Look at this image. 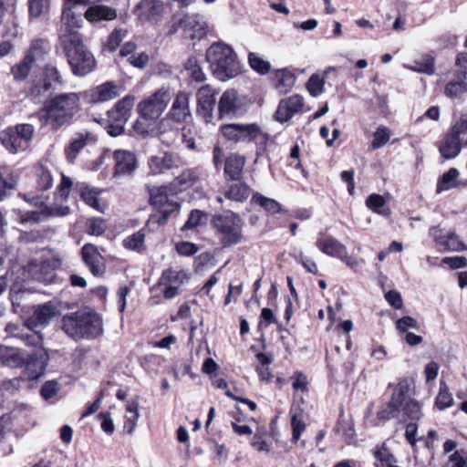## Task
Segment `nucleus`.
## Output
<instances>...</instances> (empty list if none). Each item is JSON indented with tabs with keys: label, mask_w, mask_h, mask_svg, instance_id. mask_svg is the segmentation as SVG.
<instances>
[{
	"label": "nucleus",
	"mask_w": 467,
	"mask_h": 467,
	"mask_svg": "<svg viewBox=\"0 0 467 467\" xmlns=\"http://www.w3.org/2000/svg\"><path fill=\"white\" fill-rule=\"evenodd\" d=\"M48 356L43 348L32 351L23 348L0 345V366L9 368H22L25 379H37L47 368Z\"/></svg>",
	"instance_id": "1"
},
{
	"label": "nucleus",
	"mask_w": 467,
	"mask_h": 467,
	"mask_svg": "<svg viewBox=\"0 0 467 467\" xmlns=\"http://www.w3.org/2000/svg\"><path fill=\"white\" fill-rule=\"evenodd\" d=\"M79 96L77 93H62L48 100L38 114L42 126H50L57 130L69 123L79 110Z\"/></svg>",
	"instance_id": "2"
},
{
	"label": "nucleus",
	"mask_w": 467,
	"mask_h": 467,
	"mask_svg": "<svg viewBox=\"0 0 467 467\" xmlns=\"http://www.w3.org/2000/svg\"><path fill=\"white\" fill-rule=\"evenodd\" d=\"M62 330L72 339H95L103 333L101 317L94 311L78 310L63 316Z\"/></svg>",
	"instance_id": "3"
},
{
	"label": "nucleus",
	"mask_w": 467,
	"mask_h": 467,
	"mask_svg": "<svg viewBox=\"0 0 467 467\" xmlns=\"http://www.w3.org/2000/svg\"><path fill=\"white\" fill-rule=\"evenodd\" d=\"M59 43L74 74L86 76L94 70L96 60L78 31H65L59 36Z\"/></svg>",
	"instance_id": "4"
},
{
	"label": "nucleus",
	"mask_w": 467,
	"mask_h": 467,
	"mask_svg": "<svg viewBox=\"0 0 467 467\" xmlns=\"http://www.w3.org/2000/svg\"><path fill=\"white\" fill-rule=\"evenodd\" d=\"M419 420L421 418L420 405L410 396V387L406 381L400 382L395 388L387 406L378 412V419Z\"/></svg>",
	"instance_id": "5"
},
{
	"label": "nucleus",
	"mask_w": 467,
	"mask_h": 467,
	"mask_svg": "<svg viewBox=\"0 0 467 467\" xmlns=\"http://www.w3.org/2000/svg\"><path fill=\"white\" fill-rule=\"evenodd\" d=\"M206 60L213 76L222 81L235 78L242 71L234 49L222 42L210 46L206 51Z\"/></svg>",
	"instance_id": "6"
},
{
	"label": "nucleus",
	"mask_w": 467,
	"mask_h": 467,
	"mask_svg": "<svg viewBox=\"0 0 467 467\" xmlns=\"http://www.w3.org/2000/svg\"><path fill=\"white\" fill-rule=\"evenodd\" d=\"M212 223L215 235L223 247L234 245L242 240L244 222L237 213L228 211L215 214Z\"/></svg>",
	"instance_id": "7"
},
{
	"label": "nucleus",
	"mask_w": 467,
	"mask_h": 467,
	"mask_svg": "<svg viewBox=\"0 0 467 467\" xmlns=\"http://www.w3.org/2000/svg\"><path fill=\"white\" fill-rule=\"evenodd\" d=\"M462 146H467V119L462 117L439 142L438 149L443 160H452L460 154Z\"/></svg>",
	"instance_id": "8"
},
{
	"label": "nucleus",
	"mask_w": 467,
	"mask_h": 467,
	"mask_svg": "<svg viewBox=\"0 0 467 467\" xmlns=\"http://www.w3.org/2000/svg\"><path fill=\"white\" fill-rule=\"evenodd\" d=\"M34 126L27 123L8 127L0 134L3 146L12 154L25 151L28 149L34 137Z\"/></svg>",
	"instance_id": "9"
},
{
	"label": "nucleus",
	"mask_w": 467,
	"mask_h": 467,
	"mask_svg": "<svg viewBox=\"0 0 467 467\" xmlns=\"http://www.w3.org/2000/svg\"><path fill=\"white\" fill-rule=\"evenodd\" d=\"M150 202L158 212L150 216V223L158 225L166 223L171 213L180 208L179 203L169 197L165 187L152 188L150 191Z\"/></svg>",
	"instance_id": "10"
},
{
	"label": "nucleus",
	"mask_w": 467,
	"mask_h": 467,
	"mask_svg": "<svg viewBox=\"0 0 467 467\" xmlns=\"http://www.w3.org/2000/svg\"><path fill=\"white\" fill-rule=\"evenodd\" d=\"M134 105V97L126 96L108 111L105 129L110 136L117 137L123 133L124 125L130 116Z\"/></svg>",
	"instance_id": "11"
},
{
	"label": "nucleus",
	"mask_w": 467,
	"mask_h": 467,
	"mask_svg": "<svg viewBox=\"0 0 467 467\" xmlns=\"http://www.w3.org/2000/svg\"><path fill=\"white\" fill-rule=\"evenodd\" d=\"M47 43L42 39L34 40L24 59L12 67L11 72L16 80H24L33 66L43 61L47 54Z\"/></svg>",
	"instance_id": "12"
},
{
	"label": "nucleus",
	"mask_w": 467,
	"mask_h": 467,
	"mask_svg": "<svg viewBox=\"0 0 467 467\" xmlns=\"http://www.w3.org/2000/svg\"><path fill=\"white\" fill-rule=\"evenodd\" d=\"M222 135L229 141L251 142L259 139L265 140V135L260 127L254 123L252 124H224L221 126Z\"/></svg>",
	"instance_id": "13"
},
{
	"label": "nucleus",
	"mask_w": 467,
	"mask_h": 467,
	"mask_svg": "<svg viewBox=\"0 0 467 467\" xmlns=\"http://www.w3.org/2000/svg\"><path fill=\"white\" fill-rule=\"evenodd\" d=\"M170 100L169 90L161 88L139 103L138 112L144 119H156L163 113Z\"/></svg>",
	"instance_id": "14"
},
{
	"label": "nucleus",
	"mask_w": 467,
	"mask_h": 467,
	"mask_svg": "<svg viewBox=\"0 0 467 467\" xmlns=\"http://www.w3.org/2000/svg\"><path fill=\"white\" fill-rule=\"evenodd\" d=\"M5 330L9 337L20 339L26 346L42 348V335L35 331L33 327H29L26 321L23 325L9 323Z\"/></svg>",
	"instance_id": "15"
},
{
	"label": "nucleus",
	"mask_w": 467,
	"mask_h": 467,
	"mask_svg": "<svg viewBox=\"0 0 467 467\" xmlns=\"http://www.w3.org/2000/svg\"><path fill=\"white\" fill-rule=\"evenodd\" d=\"M217 92L210 85H204L197 91V114L205 122L213 119V111L215 106Z\"/></svg>",
	"instance_id": "16"
},
{
	"label": "nucleus",
	"mask_w": 467,
	"mask_h": 467,
	"mask_svg": "<svg viewBox=\"0 0 467 467\" xmlns=\"http://www.w3.org/2000/svg\"><path fill=\"white\" fill-rule=\"evenodd\" d=\"M69 207L67 205L53 204L46 206L40 211L19 212L18 217L21 223H36L50 216H64L68 214Z\"/></svg>",
	"instance_id": "17"
},
{
	"label": "nucleus",
	"mask_w": 467,
	"mask_h": 467,
	"mask_svg": "<svg viewBox=\"0 0 467 467\" xmlns=\"http://www.w3.org/2000/svg\"><path fill=\"white\" fill-rule=\"evenodd\" d=\"M58 314V306L51 301L38 305L34 308L33 314L26 319V325L33 327V329L38 326H46Z\"/></svg>",
	"instance_id": "18"
},
{
	"label": "nucleus",
	"mask_w": 467,
	"mask_h": 467,
	"mask_svg": "<svg viewBox=\"0 0 467 467\" xmlns=\"http://www.w3.org/2000/svg\"><path fill=\"white\" fill-rule=\"evenodd\" d=\"M304 99L300 95H293L280 100L275 111V119L279 122H286L293 116L302 110Z\"/></svg>",
	"instance_id": "19"
},
{
	"label": "nucleus",
	"mask_w": 467,
	"mask_h": 467,
	"mask_svg": "<svg viewBox=\"0 0 467 467\" xmlns=\"http://www.w3.org/2000/svg\"><path fill=\"white\" fill-rule=\"evenodd\" d=\"M82 259L95 276H100L105 273L104 258L97 246L86 244L81 249Z\"/></svg>",
	"instance_id": "20"
},
{
	"label": "nucleus",
	"mask_w": 467,
	"mask_h": 467,
	"mask_svg": "<svg viewBox=\"0 0 467 467\" xmlns=\"http://www.w3.org/2000/svg\"><path fill=\"white\" fill-rule=\"evenodd\" d=\"M316 246L327 255L343 259L347 254L346 246L331 235L319 232L317 236Z\"/></svg>",
	"instance_id": "21"
},
{
	"label": "nucleus",
	"mask_w": 467,
	"mask_h": 467,
	"mask_svg": "<svg viewBox=\"0 0 467 467\" xmlns=\"http://www.w3.org/2000/svg\"><path fill=\"white\" fill-rule=\"evenodd\" d=\"M190 97L191 94L186 91L177 93L169 111V117L172 120L176 122H186L192 118Z\"/></svg>",
	"instance_id": "22"
},
{
	"label": "nucleus",
	"mask_w": 467,
	"mask_h": 467,
	"mask_svg": "<svg viewBox=\"0 0 467 467\" xmlns=\"http://www.w3.org/2000/svg\"><path fill=\"white\" fill-rule=\"evenodd\" d=\"M220 118L235 117L244 112L238 99L237 92L234 89L225 90L219 100Z\"/></svg>",
	"instance_id": "23"
},
{
	"label": "nucleus",
	"mask_w": 467,
	"mask_h": 467,
	"mask_svg": "<svg viewBox=\"0 0 467 467\" xmlns=\"http://www.w3.org/2000/svg\"><path fill=\"white\" fill-rule=\"evenodd\" d=\"M180 160L171 152H163L151 156L148 161L150 172L152 175L162 174L173 168H178Z\"/></svg>",
	"instance_id": "24"
},
{
	"label": "nucleus",
	"mask_w": 467,
	"mask_h": 467,
	"mask_svg": "<svg viewBox=\"0 0 467 467\" xmlns=\"http://www.w3.org/2000/svg\"><path fill=\"white\" fill-rule=\"evenodd\" d=\"M96 0L88 5L84 13V17L91 24H98L105 21H112L117 18L118 12L115 8L106 5H95Z\"/></svg>",
	"instance_id": "25"
},
{
	"label": "nucleus",
	"mask_w": 467,
	"mask_h": 467,
	"mask_svg": "<svg viewBox=\"0 0 467 467\" xmlns=\"http://www.w3.org/2000/svg\"><path fill=\"white\" fill-rule=\"evenodd\" d=\"M66 5L62 12V22L67 29L79 28L82 26L83 19L80 14L74 11L77 5L88 6L93 0H65Z\"/></svg>",
	"instance_id": "26"
},
{
	"label": "nucleus",
	"mask_w": 467,
	"mask_h": 467,
	"mask_svg": "<svg viewBox=\"0 0 467 467\" xmlns=\"http://www.w3.org/2000/svg\"><path fill=\"white\" fill-rule=\"evenodd\" d=\"M164 10L160 0H142L135 9V14L141 21H150L159 17Z\"/></svg>",
	"instance_id": "27"
},
{
	"label": "nucleus",
	"mask_w": 467,
	"mask_h": 467,
	"mask_svg": "<svg viewBox=\"0 0 467 467\" xmlns=\"http://www.w3.org/2000/svg\"><path fill=\"white\" fill-rule=\"evenodd\" d=\"M444 93L449 98H458L467 93V69H456L454 77L445 86Z\"/></svg>",
	"instance_id": "28"
},
{
	"label": "nucleus",
	"mask_w": 467,
	"mask_h": 467,
	"mask_svg": "<svg viewBox=\"0 0 467 467\" xmlns=\"http://www.w3.org/2000/svg\"><path fill=\"white\" fill-rule=\"evenodd\" d=\"M116 161L115 175H128L136 169L135 155L128 150H118L114 151Z\"/></svg>",
	"instance_id": "29"
},
{
	"label": "nucleus",
	"mask_w": 467,
	"mask_h": 467,
	"mask_svg": "<svg viewBox=\"0 0 467 467\" xmlns=\"http://www.w3.org/2000/svg\"><path fill=\"white\" fill-rule=\"evenodd\" d=\"M296 76L286 68L276 69L273 72V85L280 94L288 93L296 83Z\"/></svg>",
	"instance_id": "30"
},
{
	"label": "nucleus",
	"mask_w": 467,
	"mask_h": 467,
	"mask_svg": "<svg viewBox=\"0 0 467 467\" xmlns=\"http://www.w3.org/2000/svg\"><path fill=\"white\" fill-rule=\"evenodd\" d=\"M200 181V173L197 169H186L182 171L171 182V186L175 192L185 191Z\"/></svg>",
	"instance_id": "31"
},
{
	"label": "nucleus",
	"mask_w": 467,
	"mask_h": 467,
	"mask_svg": "<svg viewBox=\"0 0 467 467\" xmlns=\"http://www.w3.org/2000/svg\"><path fill=\"white\" fill-rule=\"evenodd\" d=\"M96 139L90 132H80L76 134L68 147L66 149V155L69 161H74L78 152L88 144L95 142Z\"/></svg>",
	"instance_id": "32"
},
{
	"label": "nucleus",
	"mask_w": 467,
	"mask_h": 467,
	"mask_svg": "<svg viewBox=\"0 0 467 467\" xmlns=\"http://www.w3.org/2000/svg\"><path fill=\"white\" fill-rule=\"evenodd\" d=\"M17 177L8 166H0V202L15 190Z\"/></svg>",
	"instance_id": "33"
},
{
	"label": "nucleus",
	"mask_w": 467,
	"mask_h": 467,
	"mask_svg": "<svg viewBox=\"0 0 467 467\" xmlns=\"http://www.w3.org/2000/svg\"><path fill=\"white\" fill-rule=\"evenodd\" d=\"M245 165V158L237 154H232L225 160L224 174L230 181L241 179L243 169Z\"/></svg>",
	"instance_id": "34"
},
{
	"label": "nucleus",
	"mask_w": 467,
	"mask_h": 467,
	"mask_svg": "<svg viewBox=\"0 0 467 467\" xmlns=\"http://www.w3.org/2000/svg\"><path fill=\"white\" fill-rule=\"evenodd\" d=\"M175 29H205L206 22L199 14L177 15Z\"/></svg>",
	"instance_id": "35"
},
{
	"label": "nucleus",
	"mask_w": 467,
	"mask_h": 467,
	"mask_svg": "<svg viewBox=\"0 0 467 467\" xmlns=\"http://www.w3.org/2000/svg\"><path fill=\"white\" fill-rule=\"evenodd\" d=\"M119 95V87L113 82H106L98 86L92 91L93 102H104L117 98Z\"/></svg>",
	"instance_id": "36"
},
{
	"label": "nucleus",
	"mask_w": 467,
	"mask_h": 467,
	"mask_svg": "<svg viewBox=\"0 0 467 467\" xmlns=\"http://www.w3.org/2000/svg\"><path fill=\"white\" fill-rule=\"evenodd\" d=\"M186 280H188V275L184 271L167 269L162 272L159 279L158 285H170L180 288V286L182 285Z\"/></svg>",
	"instance_id": "37"
},
{
	"label": "nucleus",
	"mask_w": 467,
	"mask_h": 467,
	"mask_svg": "<svg viewBox=\"0 0 467 467\" xmlns=\"http://www.w3.org/2000/svg\"><path fill=\"white\" fill-rule=\"evenodd\" d=\"M138 409L139 403L137 400H131L128 402L126 407L125 421L123 425V431L128 434H131L137 426V421L140 417Z\"/></svg>",
	"instance_id": "38"
},
{
	"label": "nucleus",
	"mask_w": 467,
	"mask_h": 467,
	"mask_svg": "<svg viewBox=\"0 0 467 467\" xmlns=\"http://www.w3.org/2000/svg\"><path fill=\"white\" fill-rule=\"evenodd\" d=\"M249 195L250 189L245 183H234L224 192L226 199L237 202H245Z\"/></svg>",
	"instance_id": "39"
},
{
	"label": "nucleus",
	"mask_w": 467,
	"mask_h": 467,
	"mask_svg": "<svg viewBox=\"0 0 467 467\" xmlns=\"http://www.w3.org/2000/svg\"><path fill=\"white\" fill-rule=\"evenodd\" d=\"M76 190L80 194L82 200L89 206L96 210H99V192L85 183H77Z\"/></svg>",
	"instance_id": "40"
},
{
	"label": "nucleus",
	"mask_w": 467,
	"mask_h": 467,
	"mask_svg": "<svg viewBox=\"0 0 467 467\" xmlns=\"http://www.w3.org/2000/svg\"><path fill=\"white\" fill-rule=\"evenodd\" d=\"M46 77L49 79L45 80L44 84L40 86L39 84H35L31 88V95L35 98L40 97L43 92H46L51 88V82L50 80H57L59 79V73L55 67H47L45 70Z\"/></svg>",
	"instance_id": "41"
},
{
	"label": "nucleus",
	"mask_w": 467,
	"mask_h": 467,
	"mask_svg": "<svg viewBox=\"0 0 467 467\" xmlns=\"http://www.w3.org/2000/svg\"><path fill=\"white\" fill-rule=\"evenodd\" d=\"M459 176V171L455 168H451L447 172H445L437 182L436 192L438 193L449 191L457 186V178Z\"/></svg>",
	"instance_id": "42"
},
{
	"label": "nucleus",
	"mask_w": 467,
	"mask_h": 467,
	"mask_svg": "<svg viewBox=\"0 0 467 467\" xmlns=\"http://www.w3.org/2000/svg\"><path fill=\"white\" fill-rule=\"evenodd\" d=\"M367 207L374 213L387 216L389 214V208L386 207V200L382 195L372 193L366 200Z\"/></svg>",
	"instance_id": "43"
},
{
	"label": "nucleus",
	"mask_w": 467,
	"mask_h": 467,
	"mask_svg": "<svg viewBox=\"0 0 467 467\" xmlns=\"http://www.w3.org/2000/svg\"><path fill=\"white\" fill-rule=\"evenodd\" d=\"M185 70L192 81L202 83L206 80V75L195 57H190L185 63Z\"/></svg>",
	"instance_id": "44"
},
{
	"label": "nucleus",
	"mask_w": 467,
	"mask_h": 467,
	"mask_svg": "<svg viewBox=\"0 0 467 467\" xmlns=\"http://www.w3.org/2000/svg\"><path fill=\"white\" fill-rule=\"evenodd\" d=\"M252 200L269 213L275 214L281 211V204L277 201L267 198L262 194H254Z\"/></svg>",
	"instance_id": "45"
},
{
	"label": "nucleus",
	"mask_w": 467,
	"mask_h": 467,
	"mask_svg": "<svg viewBox=\"0 0 467 467\" xmlns=\"http://www.w3.org/2000/svg\"><path fill=\"white\" fill-rule=\"evenodd\" d=\"M435 404L439 410L450 408L453 404V398L450 393L447 385L443 382L440 383L439 393L436 397Z\"/></svg>",
	"instance_id": "46"
},
{
	"label": "nucleus",
	"mask_w": 467,
	"mask_h": 467,
	"mask_svg": "<svg viewBox=\"0 0 467 467\" xmlns=\"http://www.w3.org/2000/svg\"><path fill=\"white\" fill-rule=\"evenodd\" d=\"M410 68L418 73H423L431 76L435 72L434 57L431 56H426L419 61H415L414 65Z\"/></svg>",
	"instance_id": "47"
},
{
	"label": "nucleus",
	"mask_w": 467,
	"mask_h": 467,
	"mask_svg": "<svg viewBox=\"0 0 467 467\" xmlns=\"http://www.w3.org/2000/svg\"><path fill=\"white\" fill-rule=\"evenodd\" d=\"M248 62L250 67L261 75H265L270 70V63L263 59L259 54L251 52L248 55Z\"/></svg>",
	"instance_id": "48"
},
{
	"label": "nucleus",
	"mask_w": 467,
	"mask_h": 467,
	"mask_svg": "<svg viewBox=\"0 0 467 467\" xmlns=\"http://www.w3.org/2000/svg\"><path fill=\"white\" fill-rule=\"evenodd\" d=\"M207 222V214L200 210H193L191 212L188 220L182 228V230H190L202 225Z\"/></svg>",
	"instance_id": "49"
},
{
	"label": "nucleus",
	"mask_w": 467,
	"mask_h": 467,
	"mask_svg": "<svg viewBox=\"0 0 467 467\" xmlns=\"http://www.w3.org/2000/svg\"><path fill=\"white\" fill-rule=\"evenodd\" d=\"M36 177H37V187L41 191H47L53 186V176L51 172L44 168L43 166L37 168L36 170Z\"/></svg>",
	"instance_id": "50"
},
{
	"label": "nucleus",
	"mask_w": 467,
	"mask_h": 467,
	"mask_svg": "<svg viewBox=\"0 0 467 467\" xmlns=\"http://www.w3.org/2000/svg\"><path fill=\"white\" fill-rule=\"evenodd\" d=\"M325 79L318 74L312 75L307 83L306 88L311 96L318 97L324 92Z\"/></svg>",
	"instance_id": "51"
},
{
	"label": "nucleus",
	"mask_w": 467,
	"mask_h": 467,
	"mask_svg": "<svg viewBox=\"0 0 467 467\" xmlns=\"http://www.w3.org/2000/svg\"><path fill=\"white\" fill-rule=\"evenodd\" d=\"M256 358L260 363L256 368L260 379L269 380L271 378V372L268 365L271 363V358L265 353H258Z\"/></svg>",
	"instance_id": "52"
},
{
	"label": "nucleus",
	"mask_w": 467,
	"mask_h": 467,
	"mask_svg": "<svg viewBox=\"0 0 467 467\" xmlns=\"http://www.w3.org/2000/svg\"><path fill=\"white\" fill-rule=\"evenodd\" d=\"M390 139V131L388 128L384 126L379 127L373 134V140L371 142V148L373 150L381 148Z\"/></svg>",
	"instance_id": "53"
},
{
	"label": "nucleus",
	"mask_w": 467,
	"mask_h": 467,
	"mask_svg": "<svg viewBox=\"0 0 467 467\" xmlns=\"http://www.w3.org/2000/svg\"><path fill=\"white\" fill-rule=\"evenodd\" d=\"M49 5L50 0H28L30 16L39 17L48 11Z\"/></svg>",
	"instance_id": "54"
},
{
	"label": "nucleus",
	"mask_w": 467,
	"mask_h": 467,
	"mask_svg": "<svg viewBox=\"0 0 467 467\" xmlns=\"http://www.w3.org/2000/svg\"><path fill=\"white\" fill-rule=\"evenodd\" d=\"M88 226V233L96 236L103 234L107 229L106 222L102 218H94L89 220Z\"/></svg>",
	"instance_id": "55"
},
{
	"label": "nucleus",
	"mask_w": 467,
	"mask_h": 467,
	"mask_svg": "<svg viewBox=\"0 0 467 467\" xmlns=\"http://www.w3.org/2000/svg\"><path fill=\"white\" fill-rule=\"evenodd\" d=\"M125 32L126 31H112L109 39L105 43L104 47L110 52L115 51L124 39Z\"/></svg>",
	"instance_id": "56"
},
{
	"label": "nucleus",
	"mask_w": 467,
	"mask_h": 467,
	"mask_svg": "<svg viewBox=\"0 0 467 467\" xmlns=\"http://www.w3.org/2000/svg\"><path fill=\"white\" fill-rule=\"evenodd\" d=\"M144 243V234L137 232L124 240V246L130 250H139Z\"/></svg>",
	"instance_id": "57"
},
{
	"label": "nucleus",
	"mask_w": 467,
	"mask_h": 467,
	"mask_svg": "<svg viewBox=\"0 0 467 467\" xmlns=\"http://www.w3.org/2000/svg\"><path fill=\"white\" fill-rule=\"evenodd\" d=\"M72 185L73 182L71 179L69 177L63 175L61 182L57 187V199H60L61 201H67Z\"/></svg>",
	"instance_id": "58"
},
{
	"label": "nucleus",
	"mask_w": 467,
	"mask_h": 467,
	"mask_svg": "<svg viewBox=\"0 0 467 467\" xmlns=\"http://www.w3.org/2000/svg\"><path fill=\"white\" fill-rule=\"evenodd\" d=\"M291 426L293 441H297L300 439L302 432L306 429V424L301 419L298 418L296 414H295L292 416Z\"/></svg>",
	"instance_id": "59"
},
{
	"label": "nucleus",
	"mask_w": 467,
	"mask_h": 467,
	"mask_svg": "<svg viewBox=\"0 0 467 467\" xmlns=\"http://www.w3.org/2000/svg\"><path fill=\"white\" fill-rule=\"evenodd\" d=\"M176 251L181 255L191 256L197 253L198 247L191 242H180L176 244Z\"/></svg>",
	"instance_id": "60"
},
{
	"label": "nucleus",
	"mask_w": 467,
	"mask_h": 467,
	"mask_svg": "<svg viewBox=\"0 0 467 467\" xmlns=\"http://www.w3.org/2000/svg\"><path fill=\"white\" fill-rule=\"evenodd\" d=\"M442 264L448 265L451 269H459L467 266V258L464 256H447L442 258Z\"/></svg>",
	"instance_id": "61"
},
{
	"label": "nucleus",
	"mask_w": 467,
	"mask_h": 467,
	"mask_svg": "<svg viewBox=\"0 0 467 467\" xmlns=\"http://www.w3.org/2000/svg\"><path fill=\"white\" fill-rule=\"evenodd\" d=\"M128 62L135 67L144 68L149 62V56L145 52L133 54L128 57Z\"/></svg>",
	"instance_id": "62"
},
{
	"label": "nucleus",
	"mask_w": 467,
	"mask_h": 467,
	"mask_svg": "<svg viewBox=\"0 0 467 467\" xmlns=\"http://www.w3.org/2000/svg\"><path fill=\"white\" fill-rule=\"evenodd\" d=\"M58 389L56 381H47L41 388V395L45 400H49L57 393Z\"/></svg>",
	"instance_id": "63"
},
{
	"label": "nucleus",
	"mask_w": 467,
	"mask_h": 467,
	"mask_svg": "<svg viewBox=\"0 0 467 467\" xmlns=\"http://www.w3.org/2000/svg\"><path fill=\"white\" fill-rule=\"evenodd\" d=\"M449 461L451 467H467V455H462L458 451L450 455Z\"/></svg>",
	"instance_id": "64"
}]
</instances>
